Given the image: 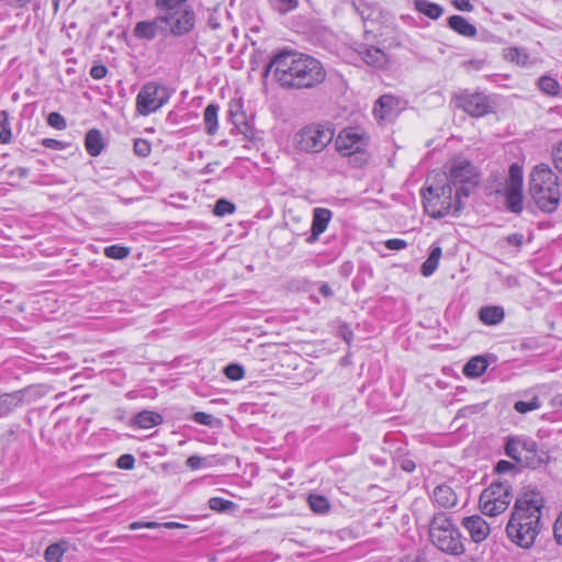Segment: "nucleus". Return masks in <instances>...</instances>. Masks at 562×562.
<instances>
[{
  "label": "nucleus",
  "instance_id": "6e6d98bb",
  "mask_svg": "<svg viewBox=\"0 0 562 562\" xmlns=\"http://www.w3.org/2000/svg\"><path fill=\"white\" fill-rule=\"evenodd\" d=\"M515 469H516L515 464L509 461H506V460L498 461L495 467L496 472L499 474L510 472Z\"/></svg>",
  "mask_w": 562,
  "mask_h": 562
},
{
  "label": "nucleus",
  "instance_id": "ddd939ff",
  "mask_svg": "<svg viewBox=\"0 0 562 562\" xmlns=\"http://www.w3.org/2000/svg\"><path fill=\"white\" fill-rule=\"evenodd\" d=\"M462 526L468 530L472 541L477 543L485 540L491 530L488 524L480 515L464 517Z\"/></svg>",
  "mask_w": 562,
  "mask_h": 562
},
{
  "label": "nucleus",
  "instance_id": "cd10ccee",
  "mask_svg": "<svg viewBox=\"0 0 562 562\" xmlns=\"http://www.w3.org/2000/svg\"><path fill=\"white\" fill-rule=\"evenodd\" d=\"M218 105L217 104H209L203 114L205 131L209 135H214L217 131V114H218Z\"/></svg>",
  "mask_w": 562,
  "mask_h": 562
},
{
  "label": "nucleus",
  "instance_id": "0e129e2a",
  "mask_svg": "<svg viewBox=\"0 0 562 562\" xmlns=\"http://www.w3.org/2000/svg\"><path fill=\"white\" fill-rule=\"evenodd\" d=\"M220 166V162L218 161H214V162H210L207 164L204 168H203V173L207 175V173H212L215 171V168Z\"/></svg>",
  "mask_w": 562,
  "mask_h": 562
},
{
  "label": "nucleus",
  "instance_id": "f3484780",
  "mask_svg": "<svg viewBox=\"0 0 562 562\" xmlns=\"http://www.w3.org/2000/svg\"><path fill=\"white\" fill-rule=\"evenodd\" d=\"M432 499L438 506L443 508H449L457 504L454 491L446 484H440L434 488Z\"/></svg>",
  "mask_w": 562,
  "mask_h": 562
},
{
  "label": "nucleus",
  "instance_id": "6e6552de",
  "mask_svg": "<svg viewBox=\"0 0 562 562\" xmlns=\"http://www.w3.org/2000/svg\"><path fill=\"white\" fill-rule=\"evenodd\" d=\"M335 146L339 154L350 157L355 166H362L368 161V137L356 128L342 130L335 140Z\"/></svg>",
  "mask_w": 562,
  "mask_h": 562
},
{
  "label": "nucleus",
  "instance_id": "20e7f679",
  "mask_svg": "<svg viewBox=\"0 0 562 562\" xmlns=\"http://www.w3.org/2000/svg\"><path fill=\"white\" fill-rule=\"evenodd\" d=\"M429 538L431 543L443 553L461 555L465 550L459 528L445 513L435 514L431 518Z\"/></svg>",
  "mask_w": 562,
  "mask_h": 562
},
{
  "label": "nucleus",
  "instance_id": "13d9d810",
  "mask_svg": "<svg viewBox=\"0 0 562 562\" xmlns=\"http://www.w3.org/2000/svg\"><path fill=\"white\" fill-rule=\"evenodd\" d=\"M506 241L508 245L515 246L516 248H520L524 243V235L520 233H514L506 237Z\"/></svg>",
  "mask_w": 562,
  "mask_h": 562
},
{
  "label": "nucleus",
  "instance_id": "a18cd8bd",
  "mask_svg": "<svg viewBox=\"0 0 562 562\" xmlns=\"http://www.w3.org/2000/svg\"><path fill=\"white\" fill-rule=\"evenodd\" d=\"M209 506L213 510L225 512V510L231 509L234 506V503L228 499L221 498V497H212L209 501Z\"/></svg>",
  "mask_w": 562,
  "mask_h": 562
},
{
  "label": "nucleus",
  "instance_id": "8fccbe9b",
  "mask_svg": "<svg viewBox=\"0 0 562 562\" xmlns=\"http://www.w3.org/2000/svg\"><path fill=\"white\" fill-rule=\"evenodd\" d=\"M192 419L195 423H198L200 425H204V426H213V424L215 422V417L213 415L204 413V412L194 413Z\"/></svg>",
  "mask_w": 562,
  "mask_h": 562
},
{
  "label": "nucleus",
  "instance_id": "e433bc0d",
  "mask_svg": "<svg viewBox=\"0 0 562 562\" xmlns=\"http://www.w3.org/2000/svg\"><path fill=\"white\" fill-rule=\"evenodd\" d=\"M215 459L213 456L209 457H200V456H190L187 461L186 465L190 468L191 470H198L203 467H213L215 464Z\"/></svg>",
  "mask_w": 562,
  "mask_h": 562
},
{
  "label": "nucleus",
  "instance_id": "a211bd4d",
  "mask_svg": "<svg viewBox=\"0 0 562 562\" xmlns=\"http://www.w3.org/2000/svg\"><path fill=\"white\" fill-rule=\"evenodd\" d=\"M448 26L464 37H475L477 34L476 27L471 24L465 18L461 15H452L448 19Z\"/></svg>",
  "mask_w": 562,
  "mask_h": 562
},
{
  "label": "nucleus",
  "instance_id": "dca6fc26",
  "mask_svg": "<svg viewBox=\"0 0 562 562\" xmlns=\"http://www.w3.org/2000/svg\"><path fill=\"white\" fill-rule=\"evenodd\" d=\"M533 447V440L510 438L505 445L506 454L521 465L522 453L525 450H530Z\"/></svg>",
  "mask_w": 562,
  "mask_h": 562
},
{
  "label": "nucleus",
  "instance_id": "4be33fe9",
  "mask_svg": "<svg viewBox=\"0 0 562 562\" xmlns=\"http://www.w3.org/2000/svg\"><path fill=\"white\" fill-rule=\"evenodd\" d=\"M86 150L89 155L99 156L104 147L103 136L97 128L90 130L85 138Z\"/></svg>",
  "mask_w": 562,
  "mask_h": 562
},
{
  "label": "nucleus",
  "instance_id": "7ed1b4c3",
  "mask_svg": "<svg viewBox=\"0 0 562 562\" xmlns=\"http://www.w3.org/2000/svg\"><path fill=\"white\" fill-rule=\"evenodd\" d=\"M530 194L543 212H553L560 203L559 178L547 164L536 165L529 178Z\"/></svg>",
  "mask_w": 562,
  "mask_h": 562
},
{
  "label": "nucleus",
  "instance_id": "a19ab883",
  "mask_svg": "<svg viewBox=\"0 0 562 562\" xmlns=\"http://www.w3.org/2000/svg\"><path fill=\"white\" fill-rule=\"evenodd\" d=\"M225 375L232 381H239L245 375V370L240 364L232 363L224 369Z\"/></svg>",
  "mask_w": 562,
  "mask_h": 562
},
{
  "label": "nucleus",
  "instance_id": "603ef678",
  "mask_svg": "<svg viewBox=\"0 0 562 562\" xmlns=\"http://www.w3.org/2000/svg\"><path fill=\"white\" fill-rule=\"evenodd\" d=\"M42 145L46 148L54 149V150H63L66 148V144L61 140L54 139V138H44L42 140Z\"/></svg>",
  "mask_w": 562,
  "mask_h": 562
},
{
  "label": "nucleus",
  "instance_id": "6ab92c4d",
  "mask_svg": "<svg viewBox=\"0 0 562 562\" xmlns=\"http://www.w3.org/2000/svg\"><path fill=\"white\" fill-rule=\"evenodd\" d=\"M24 392L15 391L0 395V417L7 416L23 403Z\"/></svg>",
  "mask_w": 562,
  "mask_h": 562
},
{
  "label": "nucleus",
  "instance_id": "49530a36",
  "mask_svg": "<svg viewBox=\"0 0 562 562\" xmlns=\"http://www.w3.org/2000/svg\"><path fill=\"white\" fill-rule=\"evenodd\" d=\"M540 407L538 397H533L530 402L517 401L515 403V409L518 413L525 414Z\"/></svg>",
  "mask_w": 562,
  "mask_h": 562
},
{
  "label": "nucleus",
  "instance_id": "c756f323",
  "mask_svg": "<svg viewBox=\"0 0 562 562\" xmlns=\"http://www.w3.org/2000/svg\"><path fill=\"white\" fill-rule=\"evenodd\" d=\"M537 86L541 92L550 97L559 95L562 90L558 80L549 76L540 77L537 81Z\"/></svg>",
  "mask_w": 562,
  "mask_h": 562
},
{
  "label": "nucleus",
  "instance_id": "7c9ffc66",
  "mask_svg": "<svg viewBox=\"0 0 562 562\" xmlns=\"http://www.w3.org/2000/svg\"><path fill=\"white\" fill-rule=\"evenodd\" d=\"M393 103V97L387 94L380 97L373 108L374 116L376 119L384 120L391 113Z\"/></svg>",
  "mask_w": 562,
  "mask_h": 562
},
{
  "label": "nucleus",
  "instance_id": "f8f14e48",
  "mask_svg": "<svg viewBox=\"0 0 562 562\" xmlns=\"http://www.w3.org/2000/svg\"><path fill=\"white\" fill-rule=\"evenodd\" d=\"M522 167L513 164L505 186L506 206L510 212L520 213L522 210Z\"/></svg>",
  "mask_w": 562,
  "mask_h": 562
},
{
  "label": "nucleus",
  "instance_id": "864d4df0",
  "mask_svg": "<svg viewBox=\"0 0 562 562\" xmlns=\"http://www.w3.org/2000/svg\"><path fill=\"white\" fill-rule=\"evenodd\" d=\"M108 74V68L104 65H93L90 69V76L95 79L100 80L104 78Z\"/></svg>",
  "mask_w": 562,
  "mask_h": 562
},
{
  "label": "nucleus",
  "instance_id": "f704fd0d",
  "mask_svg": "<svg viewBox=\"0 0 562 562\" xmlns=\"http://www.w3.org/2000/svg\"><path fill=\"white\" fill-rule=\"evenodd\" d=\"M307 503L310 508L315 514H326L330 507L328 499L325 496L318 494H311L307 497Z\"/></svg>",
  "mask_w": 562,
  "mask_h": 562
},
{
  "label": "nucleus",
  "instance_id": "680f3d73",
  "mask_svg": "<svg viewBox=\"0 0 562 562\" xmlns=\"http://www.w3.org/2000/svg\"><path fill=\"white\" fill-rule=\"evenodd\" d=\"M401 468L406 472H413L416 468L415 462L411 459H403L401 461Z\"/></svg>",
  "mask_w": 562,
  "mask_h": 562
},
{
  "label": "nucleus",
  "instance_id": "0eeeda50",
  "mask_svg": "<svg viewBox=\"0 0 562 562\" xmlns=\"http://www.w3.org/2000/svg\"><path fill=\"white\" fill-rule=\"evenodd\" d=\"M335 135L330 126L310 124L302 127L293 138L296 149L304 153H321L333 140Z\"/></svg>",
  "mask_w": 562,
  "mask_h": 562
},
{
  "label": "nucleus",
  "instance_id": "393cba45",
  "mask_svg": "<svg viewBox=\"0 0 562 562\" xmlns=\"http://www.w3.org/2000/svg\"><path fill=\"white\" fill-rule=\"evenodd\" d=\"M480 321L486 325H497L504 317V308L501 306H484L479 312Z\"/></svg>",
  "mask_w": 562,
  "mask_h": 562
},
{
  "label": "nucleus",
  "instance_id": "72a5a7b5",
  "mask_svg": "<svg viewBox=\"0 0 562 562\" xmlns=\"http://www.w3.org/2000/svg\"><path fill=\"white\" fill-rule=\"evenodd\" d=\"M133 33L138 40L153 41L157 37V34L149 21L137 22L134 26Z\"/></svg>",
  "mask_w": 562,
  "mask_h": 562
},
{
  "label": "nucleus",
  "instance_id": "c9c22d12",
  "mask_svg": "<svg viewBox=\"0 0 562 562\" xmlns=\"http://www.w3.org/2000/svg\"><path fill=\"white\" fill-rule=\"evenodd\" d=\"M12 139L9 114L7 111H0V143L9 144Z\"/></svg>",
  "mask_w": 562,
  "mask_h": 562
},
{
  "label": "nucleus",
  "instance_id": "79ce46f5",
  "mask_svg": "<svg viewBox=\"0 0 562 562\" xmlns=\"http://www.w3.org/2000/svg\"><path fill=\"white\" fill-rule=\"evenodd\" d=\"M507 57L515 61L517 65L525 66L528 63V54L521 48H510L507 53Z\"/></svg>",
  "mask_w": 562,
  "mask_h": 562
},
{
  "label": "nucleus",
  "instance_id": "69168bd1",
  "mask_svg": "<svg viewBox=\"0 0 562 562\" xmlns=\"http://www.w3.org/2000/svg\"><path fill=\"white\" fill-rule=\"evenodd\" d=\"M11 5H14L16 8H24L30 0H8Z\"/></svg>",
  "mask_w": 562,
  "mask_h": 562
},
{
  "label": "nucleus",
  "instance_id": "a878e982",
  "mask_svg": "<svg viewBox=\"0 0 562 562\" xmlns=\"http://www.w3.org/2000/svg\"><path fill=\"white\" fill-rule=\"evenodd\" d=\"M487 369V361L482 356L470 359L463 367V373L468 378H479Z\"/></svg>",
  "mask_w": 562,
  "mask_h": 562
},
{
  "label": "nucleus",
  "instance_id": "4d7b16f0",
  "mask_svg": "<svg viewBox=\"0 0 562 562\" xmlns=\"http://www.w3.org/2000/svg\"><path fill=\"white\" fill-rule=\"evenodd\" d=\"M553 535L555 538V541L562 546V513L557 518L554 526H553Z\"/></svg>",
  "mask_w": 562,
  "mask_h": 562
},
{
  "label": "nucleus",
  "instance_id": "bb28decb",
  "mask_svg": "<svg viewBox=\"0 0 562 562\" xmlns=\"http://www.w3.org/2000/svg\"><path fill=\"white\" fill-rule=\"evenodd\" d=\"M414 3L416 10L429 19L437 20L443 13V8L440 4L428 0H415Z\"/></svg>",
  "mask_w": 562,
  "mask_h": 562
},
{
  "label": "nucleus",
  "instance_id": "c03bdc74",
  "mask_svg": "<svg viewBox=\"0 0 562 562\" xmlns=\"http://www.w3.org/2000/svg\"><path fill=\"white\" fill-rule=\"evenodd\" d=\"M551 159L554 168L562 173V140L552 145Z\"/></svg>",
  "mask_w": 562,
  "mask_h": 562
},
{
  "label": "nucleus",
  "instance_id": "423d86ee",
  "mask_svg": "<svg viewBox=\"0 0 562 562\" xmlns=\"http://www.w3.org/2000/svg\"><path fill=\"white\" fill-rule=\"evenodd\" d=\"M448 182L457 192V209L460 205V199H467L477 187L480 179L476 168L473 164L462 157H456L450 161L449 172L445 175Z\"/></svg>",
  "mask_w": 562,
  "mask_h": 562
},
{
  "label": "nucleus",
  "instance_id": "338daca9",
  "mask_svg": "<svg viewBox=\"0 0 562 562\" xmlns=\"http://www.w3.org/2000/svg\"><path fill=\"white\" fill-rule=\"evenodd\" d=\"M164 527H166L168 529H176V528H183L184 526L180 522L169 521V522H165Z\"/></svg>",
  "mask_w": 562,
  "mask_h": 562
},
{
  "label": "nucleus",
  "instance_id": "9b49d317",
  "mask_svg": "<svg viewBox=\"0 0 562 562\" xmlns=\"http://www.w3.org/2000/svg\"><path fill=\"white\" fill-rule=\"evenodd\" d=\"M456 104L473 117H482L493 110V102L483 92H461L456 97Z\"/></svg>",
  "mask_w": 562,
  "mask_h": 562
},
{
  "label": "nucleus",
  "instance_id": "39448f33",
  "mask_svg": "<svg viewBox=\"0 0 562 562\" xmlns=\"http://www.w3.org/2000/svg\"><path fill=\"white\" fill-rule=\"evenodd\" d=\"M425 212L434 218L448 214L457 215L463 207V199L457 209V192L453 193L451 184H428L422 190Z\"/></svg>",
  "mask_w": 562,
  "mask_h": 562
},
{
  "label": "nucleus",
  "instance_id": "b1692460",
  "mask_svg": "<svg viewBox=\"0 0 562 562\" xmlns=\"http://www.w3.org/2000/svg\"><path fill=\"white\" fill-rule=\"evenodd\" d=\"M359 55L366 64L373 67H382L386 63V55L378 47H362Z\"/></svg>",
  "mask_w": 562,
  "mask_h": 562
},
{
  "label": "nucleus",
  "instance_id": "5701e85b",
  "mask_svg": "<svg viewBox=\"0 0 562 562\" xmlns=\"http://www.w3.org/2000/svg\"><path fill=\"white\" fill-rule=\"evenodd\" d=\"M441 256V247L437 244H432L428 258L420 267V272L424 277H430L437 270Z\"/></svg>",
  "mask_w": 562,
  "mask_h": 562
},
{
  "label": "nucleus",
  "instance_id": "9d476101",
  "mask_svg": "<svg viewBox=\"0 0 562 562\" xmlns=\"http://www.w3.org/2000/svg\"><path fill=\"white\" fill-rule=\"evenodd\" d=\"M170 97L171 92L166 86L149 81L140 88L136 95V112L142 116L155 113L168 103Z\"/></svg>",
  "mask_w": 562,
  "mask_h": 562
},
{
  "label": "nucleus",
  "instance_id": "bf43d9fd",
  "mask_svg": "<svg viewBox=\"0 0 562 562\" xmlns=\"http://www.w3.org/2000/svg\"><path fill=\"white\" fill-rule=\"evenodd\" d=\"M395 562H425L419 552H413L398 558Z\"/></svg>",
  "mask_w": 562,
  "mask_h": 562
},
{
  "label": "nucleus",
  "instance_id": "4468645a",
  "mask_svg": "<svg viewBox=\"0 0 562 562\" xmlns=\"http://www.w3.org/2000/svg\"><path fill=\"white\" fill-rule=\"evenodd\" d=\"M195 14L192 9L184 8L179 10L170 24V34L175 36L186 35L194 27Z\"/></svg>",
  "mask_w": 562,
  "mask_h": 562
},
{
  "label": "nucleus",
  "instance_id": "aec40b11",
  "mask_svg": "<svg viewBox=\"0 0 562 562\" xmlns=\"http://www.w3.org/2000/svg\"><path fill=\"white\" fill-rule=\"evenodd\" d=\"M549 460V456L543 450H538L537 442L533 441V447L530 450H525L522 453V467L539 468L546 464Z\"/></svg>",
  "mask_w": 562,
  "mask_h": 562
},
{
  "label": "nucleus",
  "instance_id": "473e14b6",
  "mask_svg": "<svg viewBox=\"0 0 562 562\" xmlns=\"http://www.w3.org/2000/svg\"><path fill=\"white\" fill-rule=\"evenodd\" d=\"M151 26L155 30V33L158 35L167 36L170 33V24L173 21L171 15H167L166 13H161L155 16L153 20H148Z\"/></svg>",
  "mask_w": 562,
  "mask_h": 562
},
{
  "label": "nucleus",
  "instance_id": "09e8293b",
  "mask_svg": "<svg viewBox=\"0 0 562 562\" xmlns=\"http://www.w3.org/2000/svg\"><path fill=\"white\" fill-rule=\"evenodd\" d=\"M277 1V10L281 14H286L293 10H295L299 5L297 0H276Z\"/></svg>",
  "mask_w": 562,
  "mask_h": 562
},
{
  "label": "nucleus",
  "instance_id": "c85d7f7f",
  "mask_svg": "<svg viewBox=\"0 0 562 562\" xmlns=\"http://www.w3.org/2000/svg\"><path fill=\"white\" fill-rule=\"evenodd\" d=\"M187 1L188 0H155V7L161 13L171 15L172 19H175Z\"/></svg>",
  "mask_w": 562,
  "mask_h": 562
},
{
  "label": "nucleus",
  "instance_id": "774afa93",
  "mask_svg": "<svg viewBox=\"0 0 562 562\" xmlns=\"http://www.w3.org/2000/svg\"><path fill=\"white\" fill-rule=\"evenodd\" d=\"M553 403L555 406L562 407V394L557 395L553 398Z\"/></svg>",
  "mask_w": 562,
  "mask_h": 562
},
{
  "label": "nucleus",
  "instance_id": "5fc2aeb1",
  "mask_svg": "<svg viewBox=\"0 0 562 562\" xmlns=\"http://www.w3.org/2000/svg\"><path fill=\"white\" fill-rule=\"evenodd\" d=\"M407 243L404 239L393 238L385 241V247L390 250H401L406 248Z\"/></svg>",
  "mask_w": 562,
  "mask_h": 562
},
{
  "label": "nucleus",
  "instance_id": "412c9836",
  "mask_svg": "<svg viewBox=\"0 0 562 562\" xmlns=\"http://www.w3.org/2000/svg\"><path fill=\"white\" fill-rule=\"evenodd\" d=\"M164 418L159 413L153 411H142L133 418V425L138 428L148 429L158 426L162 423Z\"/></svg>",
  "mask_w": 562,
  "mask_h": 562
},
{
  "label": "nucleus",
  "instance_id": "ea45409f",
  "mask_svg": "<svg viewBox=\"0 0 562 562\" xmlns=\"http://www.w3.org/2000/svg\"><path fill=\"white\" fill-rule=\"evenodd\" d=\"M485 407V404H473L467 405L460 408L456 415V419L458 418H469L473 415L481 413Z\"/></svg>",
  "mask_w": 562,
  "mask_h": 562
},
{
  "label": "nucleus",
  "instance_id": "1a4fd4ad",
  "mask_svg": "<svg viewBox=\"0 0 562 562\" xmlns=\"http://www.w3.org/2000/svg\"><path fill=\"white\" fill-rule=\"evenodd\" d=\"M512 498V485L507 481L493 482L481 493L480 509L484 515L497 516L508 508Z\"/></svg>",
  "mask_w": 562,
  "mask_h": 562
},
{
  "label": "nucleus",
  "instance_id": "37998d69",
  "mask_svg": "<svg viewBox=\"0 0 562 562\" xmlns=\"http://www.w3.org/2000/svg\"><path fill=\"white\" fill-rule=\"evenodd\" d=\"M151 151V145L148 140L137 138L134 142V153L136 156L145 158L148 157Z\"/></svg>",
  "mask_w": 562,
  "mask_h": 562
},
{
  "label": "nucleus",
  "instance_id": "3c124183",
  "mask_svg": "<svg viewBox=\"0 0 562 562\" xmlns=\"http://www.w3.org/2000/svg\"><path fill=\"white\" fill-rule=\"evenodd\" d=\"M134 464H135V459L132 454H122L116 461V465L120 469H124V470L133 469Z\"/></svg>",
  "mask_w": 562,
  "mask_h": 562
},
{
  "label": "nucleus",
  "instance_id": "e2e57ef3",
  "mask_svg": "<svg viewBox=\"0 0 562 562\" xmlns=\"http://www.w3.org/2000/svg\"><path fill=\"white\" fill-rule=\"evenodd\" d=\"M319 293L326 297H329L333 295V290L327 283H323L319 288Z\"/></svg>",
  "mask_w": 562,
  "mask_h": 562
},
{
  "label": "nucleus",
  "instance_id": "052dcab7",
  "mask_svg": "<svg viewBox=\"0 0 562 562\" xmlns=\"http://www.w3.org/2000/svg\"><path fill=\"white\" fill-rule=\"evenodd\" d=\"M456 9L464 12H471L473 11V5L470 2V0H453L452 1Z\"/></svg>",
  "mask_w": 562,
  "mask_h": 562
},
{
  "label": "nucleus",
  "instance_id": "f257e3e1",
  "mask_svg": "<svg viewBox=\"0 0 562 562\" xmlns=\"http://www.w3.org/2000/svg\"><path fill=\"white\" fill-rule=\"evenodd\" d=\"M270 71L283 89H312L326 78V70L317 58L294 49L277 53L266 67V75Z\"/></svg>",
  "mask_w": 562,
  "mask_h": 562
},
{
  "label": "nucleus",
  "instance_id": "2f4dec72",
  "mask_svg": "<svg viewBox=\"0 0 562 562\" xmlns=\"http://www.w3.org/2000/svg\"><path fill=\"white\" fill-rule=\"evenodd\" d=\"M68 549L67 541H59L48 546L44 552V558L47 562H60L64 553Z\"/></svg>",
  "mask_w": 562,
  "mask_h": 562
},
{
  "label": "nucleus",
  "instance_id": "4c0bfd02",
  "mask_svg": "<svg viewBox=\"0 0 562 562\" xmlns=\"http://www.w3.org/2000/svg\"><path fill=\"white\" fill-rule=\"evenodd\" d=\"M131 250L128 247L120 245H111L104 248V255L111 259H125L128 257Z\"/></svg>",
  "mask_w": 562,
  "mask_h": 562
},
{
  "label": "nucleus",
  "instance_id": "f03ea898",
  "mask_svg": "<svg viewBox=\"0 0 562 562\" xmlns=\"http://www.w3.org/2000/svg\"><path fill=\"white\" fill-rule=\"evenodd\" d=\"M543 506V497L536 491L525 492L516 499L506 526L507 536L514 543L522 549L533 546L542 528Z\"/></svg>",
  "mask_w": 562,
  "mask_h": 562
},
{
  "label": "nucleus",
  "instance_id": "de8ad7c7",
  "mask_svg": "<svg viewBox=\"0 0 562 562\" xmlns=\"http://www.w3.org/2000/svg\"><path fill=\"white\" fill-rule=\"evenodd\" d=\"M47 123L49 126L59 131L65 130L67 126L65 117L58 112L49 113L47 116Z\"/></svg>",
  "mask_w": 562,
  "mask_h": 562
},
{
  "label": "nucleus",
  "instance_id": "58836bf2",
  "mask_svg": "<svg viewBox=\"0 0 562 562\" xmlns=\"http://www.w3.org/2000/svg\"><path fill=\"white\" fill-rule=\"evenodd\" d=\"M235 209L236 207L232 202H229L225 199H220L215 203L213 213L216 216H224V215L234 213Z\"/></svg>",
  "mask_w": 562,
  "mask_h": 562
},
{
  "label": "nucleus",
  "instance_id": "2eb2a0df",
  "mask_svg": "<svg viewBox=\"0 0 562 562\" xmlns=\"http://www.w3.org/2000/svg\"><path fill=\"white\" fill-rule=\"evenodd\" d=\"M331 211L325 207H316L313 211V220L311 227V235L307 237L306 241L312 244L315 243L319 235L323 234L330 220H331Z\"/></svg>",
  "mask_w": 562,
  "mask_h": 562
}]
</instances>
